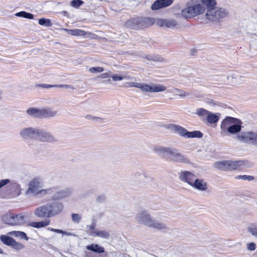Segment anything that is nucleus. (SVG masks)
I'll return each instance as SVG.
<instances>
[{
  "mask_svg": "<svg viewBox=\"0 0 257 257\" xmlns=\"http://www.w3.org/2000/svg\"><path fill=\"white\" fill-rule=\"evenodd\" d=\"M41 180L40 178L36 177L32 179L28 184V188L26 191V194L29 196H34L38 198H41L46 195H51L53 193L56 187L49 188L46 189H41Z\"/></svg>",
  "mask_w": 257,
  "mask_h": 257,
  "instance_id": "1",
  "label": "nucleus"
},
{
  "mask_svg": "<svg viewBox=\"0 0 257 257\" xmlns=\"http://www.w3.org/2000/svg\"><path fill=\"white\" fill-rule=\"evenodd\" d=\"M136 220L141 224L159 230H165L168 229L166 224L152 218L146 210H143L139 212L136 216Z\"/></svg>",
  "mask_w": 257,
  "mask_h": 257,
  "instance_id": "2",
  "label": "nucleus"
},
{
  "mask_svg": "<svg viewBox=\"0 0 257 257\" xmlns=\"http://www.w3.org/2000/svg\"><path fill=\"white\" fill-rule=\"evenodd\" d=\"M126 84L130 87L138 88L145 92H163L166 89V87L165 86L159 84L151 83L148 84L131 82H127Z\"/></svg>",
  "mask_w": 257,
  "mask_h": 257,
  "instance_id": "3",
  "label": "nucleus"
},
{
  "mask_svg": "<svg viewBox=\"0 0 257 257\" xmlns=\"http://www.w3.org/2000/svg\"><path fill=\"white\" fill-rule=\"evenodd\" d=\"M204 10V6L200 4H187L186 8L182 10L181 14L186 19L191 18L203 13Z\"/></svg>",
  "mask_w": 257,
  "mask_h": 257,
  "instance_id": "4",
  "label": "nucleus"
},
{
  "mask_svg": "<svg viewBox=\"0 0 257 257\" xmlns=\"http://www.w3.org/2000/svg\"><path fill=\"white\" fill-rule=\"evenodd\" d=\"M228 12L224 8L212 7L207 10L206 13V19L212 21H216L225 18Z\"/></svg>",
  "mask_w": 257,
  "mask_h": 257,
  "instance_id": "5",
  "label": "nucleus"
},
{
  "mask_svg": "<svg viewBox=\"0 0 257 257\" xmlns=\"http://www.w3.org/2000/svg\"><path fill=\"white\" fill-rule=\"evenodd\" d=\"M235 139L244 143L257 146V133L252 132H243L236 135Z\"/></svg>",
  "mask_w": 257,
  "mask_h": 257,
  "instance_id": "6",
  "label": "nucleus"
},
{
  "mask_svg": "<svg viewBox=\"0 0 257 257\" xmlns=\"http://www.w3.org/2000/svg\"><path fill=\"white\" fill-rule=\"evenodd\" d=\"M168 158L173 161L178 163H189L190 161L187 157L182 154L179 150L170 148Z\"/></svg>",
  "mask_w": 257,
  "mask_h": 257,
  "instance_id": "7",
  "label": "nucleus"
},
{
  "mask_svg": "<svg viewBox=\"0 0 257 257\" xmlns=\"http://www.w3.org/2000/svg\"><path fill=\"white\" fill-rule=\"evenodd\" d=\"M37 128L36 127H29L21 129L19 132L20 137L26 140H36Z\"/></svg>",
  "mask_w": 257,
  "mask_h": 257,
  "instance_id": "8",
  "label": "nucleus"
},
{
  "mask_svg": "<svg viewBox=\"0 0 257 257\" xmlns=\"http://www.w3.org/2000/svg\"><path fill=\"white\" fill-rule=\"evenodd\" d=\"M36 140L42 142L53 143L57 141V139L50 133L42 129L37 128Z\"/></svg>",
  "mask_w": 257,
  "mask_h": 257,
  "instance_id": "9",
  "label": "nucleus"
},
{
  "mask_svg": "<svg viewBox=\"0 0 257 257\" xmlns=\"http://www.w3.org/2000/svg\"><path fill=\"white\" fill-rule=\"evenodd\" d=\"M46 204L48 210H49L51 217L60 214L64 208L63 204L61 202L56 201H54Z\"/></svg>",
  "mask_w": 257,
  "mask_h": 257,
  "instance_id": "10",
  "label": "nucleus"
},
{
  "mask_svg": "<svg viewBox=\"0 0 257 257\" xmlns=\"http://www.w3.org/2000/svg\"><path fill=\"white\" fill-rule=\"evenodd\" d=\"M235 121H237V118L231 116H227L223 119L220 124L221 135L226 136L227 131Z\"/></svg>",
  "mask_w": 257,
  "mask_h": 257,
  "instance_id": "11",
  "label": "nucleus"
},
{
  "mask_svg": "<svg viewBox=\"0 0 257 257\" xmlns=\"http://www.w3.org/2000/svg\"><path fill=\"white\" fill-rule=\"evenodd\" d=\"M156 25L160 27H165L168 29H174L178 26V22L173 19H157Z\"/></svg>",
  "mask_w": 257,
  "mask_h": 257,
  "instance_id": "12",
  "label": "nucleus"
},
{
  "mask_svg": "<svg viewBox=\"0 0 257 257\" xmlns=\"http://www.w3.org/2000/svg\"><path fill=\"white\" fill-rule=\"evenodd\" d=\"M178 176L181 181L187 183L190 186L196 177L195 174L188 171H181L179 173Z\"/></svg>",
  "mask_w": 257,
  "mask_h": 257,
  "instance_id": "13",
  "label": "nucleus"
},
{
  "mask_svg": "<svg viewBox=\"0 0 257 257\" xmlns=\"http://www.w3.org/2000/svg\"><path fill=\"white\" fill-rule=\"evenodd\" d=\"M34 214L37 217L41 218L49 219V218L51 217L46 204L37 207L34 211Z\"/></svg>",
  "mask_w": 257,
  "mask_h": 257,
  "instance_id": "14",
  "label": "nucleus"
},
{
  "mask_svg": "<svg viewBox=\"0 0 257 257\" xmlns=\"http://www.w3.org/2000/svg\"><path fill=\"white\" fill-rule=\"evenodd\" d=\"M71 194V190L67 188L64 190H61L55 192L52 196L53 201H57L68 198Z\"/></svg>",
  "mask_w": 257,
  "mask_h": 257,
  "instance_id": "15",
  "label": "nucleus"
},
{
  "mask_svg": "<svg viewBox=\"0 0 257 257\" xmlns=\"http://www.w3.org/2000/svg\"><path fill=\"white\" fill-rule=\"evenodd\" d=\"M191 187L197 190L203 192L206 191L208 189L207 183L204 179H198L196 177L193 184H192Z\"/></svg>",
  "mask_w": 257,
  "mask_h": 257,
  "instance_id": "16",
  "label": "nucleus"
},
{
  "mask_svg": "<svg viewBox=\"0 0 257 257\" xmlns=\"http://www.w3.org/2000/svg\"><path fill=\"white\" fill-rule=\"evenodd\" d=\"M173 2V0H157L152 4L151 9L157 10L169 6Z\"/></svg>",
  "mask_w": 257,
  "mask_h": 257,
  "instance_id": "17",
  "label": "nucleus"
},
{
  "mask_svg": "<svg viewBox=\"0 0 257 257\" xmlns=\"http://www.w3.org/2000/svg\"><path fill=\"white\" fill-rule=\"evenodd\" d=\"M58 114V111L51 107L41 108V119L53 117Z\"/></svg>",
  "mask_w": 257,
  "mask_h": 257,
  "instance_id": "18",
  "label": "nucleus"
},
{
  "mask_svg": "<svg viewBox=\"0 0 257 257\" xmlns=\"http://www.w3.org/2000/svg\"><path fill=\"white\" fill-rule=\"evenodd\" d=\"M64 30L66 31L68 33V34H70L72 36H86L87 37L90 38H93V37L95 36V35L93 33H91L90 32H86L83 30L80 29L69 30L65 29H64Z\"/></svg>",
  "mask_w": 257,
  "mask_h": 257,
  "instance_id": "19",
  "label": "nucleus"
},
{
  "mask_svg": "<svg viewBox=\"0 0 257 257\" xmlns=\"http://www.w3.org/2000/svg\"><path fill=\"white\" fill-rule=\"evenodd\" d=\"M244 165L245 162L242 160H228L227 163V171L241 169Z\"/></svg>",
  "mask_w": 257,
  "mask_h": 257,
  "instance_id": "20",
  "label": "nucleus"
},
{
  "mask_svg": "<svg viewBox=\"0 0 257 257\" xmlns=\"http://www.w3.org/2000/svg\"><path fill=\"white\" fill-rule=\"evenodd\" d=\"M241 121L237 119V121H235L227 131V136L228 134L231 135L237 134V135L240 134L241 130Z\"/></svg>",
  "mask_w": 257,
  "mask_h": 257,
  "instance_id": "21",
  "label": "nucleus"
},
{
  "mask_svg": "<svg viewBox=\"0 0 257 257\" xmlns=\"http://www.w3.org/2000/svg\"><path fill=\"white\" fill-rule=\"evenodd\" d=\"M125 26L127 28L138 30L141 29L140 18L131 19L125 23Z\"/></svg>",
  "mask_w": 257,
  "mask_h": 257,
  "instance_id": "22",
  "label": "nucleus"
},
{
  "mask_svg": "<svg viewBox=\"0 0 257 257\" xmlns=\"http://www.w3.org/2000/svg\"><path fill=\"white\" fill-rule=\"evenodd\" d=\"M26 113L31 117L41 119V108L29 107L26 110Z\"/></svg>",
  "mask_w": 257,
  "mask_h": 257,
  "instance_id": "23",
  "label": "nucleus"
},
{
  "mask_svg": "<svg viewBox=\"0 0 257 257\" xmlns=\"http://www.w3.org/2000/svg\"><path fill=\"white\" fill-rule=\"evenodd\" d=\"M170 149V147L155 146L153 148V150L158 155L168 158Z\"/></svg>",
  "mask_w": 257,
  "mask_h": 257,
  "instance_id": "24",
  "label": "nucleus"
},
{
  "mask_svg": "<svg viewBox=\"0 0 257 257\" xmlns=\"http://www.w3.org/2000/svg\"><path fill=\"white\" fill-rule=\"evenodd\" d=\"M155 20L150 18H140L141 29L152 26L155 23Z\"/></svg>",
  "mask_w": 257,
  "mask_h": 257,
  "instance_id": "25",
  "label": "nucleus"
},
{
  "mask_svg": "<svg viewBox=\"0 0 257 257\" xmlns=\"http://www.w3.org/2000/svg\"><path fill=\"white\" fill-rule=\"evenodd\" d=\"M50 220L48 218L45 219L44 220L39 222H32L29 223V225L37 228L44 227L49 225L50 223Z\"/></svg>",
  "mask_w": 257,
  "mask_h": 257,
  "instance_id": "26",
  "label": "nucleus"
},
{
  "mask_svg": "<svg viewBox=\"0 0 257 257\" xmlns=\"http://www.w3.org/2000/svg\"><path fill=\"white\" fill-rule=\"evenodd\" d=\"M171 128L179 135L186 137L188 131L184 127L176 124H172Z\"/></svg>",
  "mask_w": 257,
  "mask_h": 257,
  "instance_id": "27",
  "label": "nucleus"
},
{
  "mask_svg": "<svg viewBox=\"0 0 257 257\" xmlns=\"http://www.w3.org/2000/svg\"><path fill=\"white\" fill-rule=\"evenodd\" d=\"M86 249L98 253L104 252V249L103 247L99 246L97 244H91L86 247Z\"/></svg>",
  "mask_w": 257,
  "mask_h": 257,
  "instance_id": "28",
  "label": "nucleus"
},
{
  "mask_svg": "<svg viewBox=\"0 0 257 257\" xmlns=\"http://www.w3.org/2000/svg\"><path fill=\"white\" fill-rule=\"evenodd\" d=\"M227 163L228 161L224 160L221 161L216 162L214 164V167L217 169L222 170V171H227Z\"/></svg>",
  "mask_w": 257,
  "mask_h": 257,
  "instance_id": "29",
  "label": "nucleus"
},
{
  "mask_svg": "<svg viewBox=\"0 0 257 257\" xmlns=\"http://www.w3.org/2000/svg\"><path fill=\"white\" fill-rule=\"evenodd\" d=\"M13 225H21L25 222V217L22 214L13 216Z\"/></svg>",
  "mask_w": 257,
  "mask_h": 257,
  "instance_id": "30",
  "label": "nucleus"
},
{
  "mask_svg": "<svg viewBox=\"0 0 257 257\" xmlns=\"http://www.w3.org/2000/svg\"><path fill=\"white\" fill-rule=\"evenodd\" d=\"M92 234L93 236H98L104 239H108L110 236L109 232L105 230H97Z\"/></svg>",
  "mask_w": 257,
  "mask_h": 257,
  "instance_id": "31",
  "label": "nucleus"
},
{
  "mask_svg": "<svg viewBox=\"0 0 257 257\" xmlns=\"http://www.w3.org/2000/svg\"><path fill=\"white\" fill-rule=\"evenodd\" d=\"M0 239L4 244L10 246L15 240L12 237L6 235H1Z\"/></svg>",
  "mask_w": 257,
  "mask_h": 257,
  "instance_id": "32",
  "label": "nucleus"
},
{
  "mask_svg": "<svg viewBox=\"0 0 257 257\" xmlns=\"http://www.w3.org/2000/svg\"><path fill=\"white\" fill-rule=\"evenodd\" d=\"M243 78V77L241 76H239L238 77H234L232 75H230L228 76L227 79L228 81L232 84L235 85L240 84L241 83V81L242 80Z\"/></svg>",
  "mask_w": 257,
  "mask_h": 257,
  "instance_id": "33",
  "label": "nucleus"
},
{
  "mask_svg": "<svg viewBox=\"0 0 257 257\" xmlns=\"http://www.w3.org/2000/svg\"><path fill=\"white\" fill-rule=\"evenodd\" d=\"M10 235L14 236L15 237H19L21 239H25L26 240H28L29 238L27 237L26 234L22 231H11L8 233Z\"/></svg>",
  "mask_w": 257,
  "mask_h": 257,
  "instance_id": "34",
  "label": "nucleus"
},
{
  "mask_svg": "<svg viewBox=\"0 0 257 257\" xmlns=\"http://www.w3.org/2000/svg\"><path fill=\"white\" fill-rule=\"evenodd\" d=\"M2 218L3 222L5 224L11 225H13V224H14L13 222V216L8 213L4 214Z\"/></svg>",
  "mask_w": 257,
  "mask_h": 257,
  "instance_id": "35",
  "label": "nucleus"
},
{
  "mask_svg": "<svg viewBox=\"0 0 257 257\" xmlns=\"http://www.w3.org/2000/svg\"><path fill=\"white\" fill-rule=\"evenodd\" d=\"M203 136V134L201 132L198 131H195L193 132H188L187 133L186 138H201Z\"/></svg>",
  "mask_w": 257,
  "mask_h": 257,
  "instance_id": "36",
  "label": "nucleus"
},
{
  "mask_svg": "<svg viewBox=\"0 0 257 257\" xmlns=\"http://www.w3.org/2000/svg\"><path fill=\"white\" fill-rule=\"evenodd\" d=\"M219 117L216 114H213L212 112H209L207 117V120L210 123H216L218 121Z\"/></svg>",
  "mask_w": 257,
  "mask_h": 257,
  "instance_id": "37",
  "label": "nucleus"
},
{
  "mask_svg": "<svg viewBox=\"0 0 257 257\" xmlns=\"http://www.w3.org/2000/svg\"><path fill=\"white\" fill-rule=\"evenodd\" d=\"M48 229L52 232L62 234L63 235H67V236H75V235L71 232L65 231H63V230L59 229H55V228L49 227V228H48Z\"/></svg>",
  "mask_w": 257,
  "mask_h": 257,
  "instance_id": "38",
  "label": "nucleus"
},
{
  "mask_svg": "<svg viewBox=\"0 0 257 257\" xmlns=\"http://www.w3.org/2000/svg\"><path fill=\"white\" fill-rule=\"evenodd\" d=\"M209 111L203 108H199L196 109L195 114L200 117L207 116Z\"/></svg>",
  "mask_w": 257,
  "mask_h": 257,
  "instance_id": "39",
  "label": "nucleus"
},
{
  "mask_svg": "<svg viewBox=\"0 0 257 257\" xmlns=\"http://www.w3.org/2000/svg\"><path fill=\"white\" fill-rule=\"evenodd\" d=\"M16 16H18V17H23V18L29 19H33L34 18V16L33 14L26 12L25 11H22V12L17 13L16 14Z\"/></svg>",
  "mask_w": 257,
  "mask_h": 257,
  "instance_id": "40",
  "label": "nucleus"
},
{
  "mask_svg": "<svg viewBox=\"0 0 257 257\" xmlns=\"http://www.w3.org/2000/svg\"><path fill=\"white\" fill-rule=\"evenodd\" d=\"M96 224L95 223H92L90 225H88L86 226L87 232L91 236H93V233L96 232L97 230L95 228Z\"/></svg>",
  "mask_w": 257,
  "mask_h": 257,
  "instance_id": "41",
  "label": "nucleus"
},
{
  "mask_svg": "<svg viewBox=\"0 0 257 257\" xmlns=\"http://www.w3.org/2000/svg\"><path fill=\"white\" fill-rule=\"evenodd\" d=\"M247 230L252 235L257 238V226L255 225L250 224L247 227Z\"/></svg>",
  "mask_w": 257,
  "mask_h": 257,
  "instance_id": "42",
  "label": "nucleus"
},
{
  "mask_svg": "<svg viewBox=\"0 0 257 257\" xmlns=\"http://www.w3.org/2000/svg\"><path fill=\"white\" fill-rule=\"evenodd\" d=\"M202 3L206 6L208 10L214 7L216 5L215 0H201Z\"/></svg>",
  "mask_w": 257,
  "mask_h": 257,
  "instance_id": "43",
  "label": "nucleus"
},
{
  "mask_svg": "<svg viewBox=\"0 0 257 257\" xmlns=\"http://www.w3.org/2000/svg\"><path fill=\"white\" fill-rule=\"evenodd\" d=\"M11 246L17 250H20L25 248L24 244L20 242H17L15 240H14Z\"/></svg>",
  "mask_w": 257,
  "mask_h": 257,
  "instance_id": "44",
  "label": "nucleus"
},
{
  "mask_svg": "<svg viewBox=\"0 0 257 257\" xmlns=\"http://www.w3.org/2000/svg\"><path fill=\"white\" fill-rule=\"evenodd\" d=\"M39 24L41 26H45L46 27H50L52 25V23L49 19L44 18L39 19Z\"/></svg>",
  "mask_w": 257,
  "mask_h": 257,
  "instance_id": "45",
  "label": "nucleus"
},
{
  "mask_svg": "<svg viewBox=\"0 0 257 257\" xmlns=\"http://www.w3.org/2000/svg\"><path fill=\"white\" fill-rule=\"evenodd\" d=\"M88 71L91 73H99L104 71V68L102 67H93L90 68Z\"/></svg>",
  "mask_w": 257,
  "mask_h": 257,
  "instance_id": "46",
  "label": "nucleus"
},
{
  "mask_svg": "<svg viewBox=\"0 0 257 257\" xmlns=\"http://www.w3.org/2000/svg\"><path fill=\"white\" fill-rule=\"evenodd\" d=\"M111 78H112V80L114 81H121L123 79H132V78L129 76H118L116 74L112 75Z\"/></svg>",
  "mask_w": 257,
  "mask_h": 257,
  "instance_id": "47",
  "label": "nucleus"
},
{
  "mask_svg": "<svg viewBox=\"0 0 257 257\" xmlns=\"http://www.w3.org/2000/svg\"><path fill=\"white\" fill-rule=\"evenodd\" d=\"M84 2L81 0H73L71 2V6L77 8L81 6Z\"/></svg>",
  "mask_w": 257,
  "mask_h": 257,
  "instance_id": "48",
  "label": "nucleus"
},
{
  "mask_svg": "<svg viewBox=\"0 0 257 257\" xmlns=\"http://www.w3.org/2000/svg\"><path fill=\"white\" fill-rule=\"evenodd\" d=\"M146 58L148 60L153 61L154 62L162 61H163L162 58L159 57V56H149L147 57Z\"/></svg>",
  "mask_w": 257,
  "mask_h": 257,
  "instance_id": "49",
  "label": "nucleus"
},
{
  "mask_svg": "<svg viewBox=\"0 0 257 257\" xmlns=\"http://www.w3.org/2000/svg\"><path fill=\"white\" fill-rule=\"evenodd\" d=\"M175 90H176L177 92H178V95L181 97H185L189 95V93L186 92L182 90H180L178 88H175Z\"/></svg>",
  "mask_w": 257,
  "mask_h": 257,
  "instance_id": "50",
  "label": "nucleus"
},
{
  "mask_svg": "<svg viewBox=\"0 0 257 257\" xmlns=\"http://www.w3.org/2000/svg\"><path fill=\"white\" fill-rule=\"evenodd\" d=\"M237 179H241L243 180H247V181H251L253 180L254 178L252 176L247 175H239L236 177Z\"/></svg>",
  "mask_w": 257,
  "mask_h": 257,
  "instance_id": "51",
  "label": "nucleus"
},
{
  "mask_svg": "<svg viewBox=\"0 0 257 257\" xmlns=\"http://www.w3.org/2000/svg\"><path fill=\"white\" fill-rule=\"evenodd\" d=\"M72 220L76 223H79L81 219V217L76 213H73L72 215Z\"/></svg>",
  "mask_w": 257,
  "mask_h": 257,
  "instance_id": "52",
  "label": "nucleus"
},
{
  "mask_svg": "<svg viewBox=\"0 0 257 257\" xmlns=\"http://www.w3.org/2000/svg\"><path fill=\"white\" fill-rule=\"evenodd\" d=\"M246 248H247V250H248L253 251L256 248V245L253 242H250V243L247 244Z\"/></svg>",
  "mask_w": 257,
  "mask_h": 257,
  "instance_id": "53",
  "label": "nucleus"
},
{
  "mask_svg": "<svg viewBox=\"0 0 257 257\" xmlns=\"http://www.w3.org/2000/svg\"><path fill=\"white\" fill-rule=\"evenodd\" d=\"M86 118L88 119V120H92L94 121H97V122H98V121H100L101 120V118H100V117H96V116H91L90 115H87L86 116Z\"/></svg>",
  "mask_w": 257,
  "mask_h": 257,
  "instance_id": "54",
  "label": "nucleus"
},
{
  "mask_svg": "<svg viewBox=\"0 0 257 257\" xmlns=\"http://www.w3.org/2000/svg\"><path fill=\"white\" fill-rule=\"evenodd\" d=\"M37 86L43 87L45 88H52V87H56V85H50V84H40L36 85Z\"/></svg>",
  "mask_w": 257,
  "mask_h": 257,
  "instance_id": "55",
  "label": "nucleus"
},
{
  "mask_svg": "<svg viewBox=\"0 0 257 257\" xmlns=\"http://www.w3.org/2000/svg\"><path fill=\"white\" fill-rule=\"evenodd\" d=\"M10 182L8 179L0 180V189L8 184Z\"/></svg>",
  "mask_w": 257,
  "mask_h": 257,
  "instance_id": "56",
  "label": "nucleus"
},
{
  "mask_svg": "<svg viewBox=\"0 0 257 257\" xmlns=\"http://www.w3.org/2000/svg\"><path fill=\"white\" fill-rule=\"evenodd\" d=\"M105 198H106V197H105V195H99L97 197L96 201L98 203H101V202H103V201H104V200H105Z\"/></svg>",
  "mask_w": 257,
  "mask_h": 257,
  "instance_id": "57",
  "label": "nucleus"
},
{
  "mask_svg": "<svg viewBox=\"0 0 257 257\" xmlns=\"http://www.w3.org/2000/svg\"><path fill=\"white\" fill-rule=\"evenodd\" d=\"M110 73H111V72L109 71L107 73H105L101 74L99 76V77L101 78L102 79L107 78L109 77V74H110Z\"/></svg>",
  "mask_w": 257,
  "mask_h": 257,
  "instance_id": "58",
  "label": "nucleus"
},
{
  "mask_svg": "<svg viewBox=\"0 0 257 257\" xmlns=\"http://www.w3.org/2000/svg\"><path fill=\"white\" fill-rule=\"evenodd\" d=\"M56 87H61V88H71V86L69 85H56Z\"/></svg>",
  "mask_w": 257,
  "mask_h": 257,
  "instance_id": "59",
  "label": "nucleus"
},
{
  "mask_svg": "<svg viewBox=\"0 0 257 257\" xmlns=\"http://www.w3.org/2000/svg\"><path fill=\"white\" fill-rule=\"evenodd\" d=\"M142 174H143L144 176H145L146 173L143 172H142V173L137 172L135 174V176L136 178H138L139 176H141Z\"/></svg>",
  "mask_w": 257,
  "mask_h": 257,
  "instance_id": "60",
  "label": "nucleus"
},
{
  "mask_svg": "<svg viewBox=\"0 0 257 257\" xmlns=\"http://www.w3.org/2000/svg\"><path fill=\"white\" fill-rule=\"evenodd\" d=\"M0 253L1 254L3 253V250L1 248H0Z\"/></svg>",
  "mask_w": 257,
  "mask_h": 257,
  "instance_id": "61",
  "label": "nucleus"
}]
</instances>
